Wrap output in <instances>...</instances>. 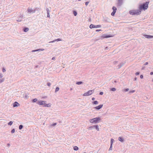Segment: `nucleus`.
Returning a JSON list of instances; mask_svg holds the SVG:
<instances>
[{"label": "nucleus", "instance_id": "7ed1b4c3", "mask_svg": "<svg viewBox=\"0 0 153 153\" xmlns=\"http://www.w3.org/2000/svg\"><path fill=\"white\" fill-rule=\"evenodd\" d=\"M46 101H37L36 102V103L39 105H45L46 103Z\"/></svg>", "mask_w": 153, "mask_h": 153}, {"label": "nucleus", "instance_id": "393cba45", "mask_svg": "<svg viewBox=\"0 0 153 153\" xmlns=\"http://www.w3.org/2000/svg\"><path fill=\"white\" fill-rule=\"evenodd\" d=\"M13 123V122L12 121H11L8 123V125L11 126L12 124Z\"/></svg>", "mask_w": 153, "mask_h": 153}, {"label": "nucleus", "instance_id": "473e14b6", "mask_svg": "<svg viewBox=\"0 0 153 153\" xmlns=\"http://www.w3.org/2000/svg\"><path fill=\"white\" fill-rule=\"evenodd\" d=\"M112 145H110V148H109V151L112 150Z\"/></svg>", "mask_w": 153, "mask_h": 153}, {"label": "nucleus", "instance_id": "aec40b11", "mask_svg": "<svg viewBox=\"0 0 153 153\" xmlns=\"http://www.w3.org/2000/svg\"><path fill=\"white\" fill-rule=\"evenodd\" d=\"M112 9L113 10V11L116 12L117 9L115 7H112Z\"/></svg>", "mask_w": 153, "mask_h": 153}, {"label": "nucleus", "instance_id": "58836bf2", "mask_svg": "<svg viewBox=\"0 0 153 153\" xmlns=\"http://www.w3.org/2000/svg\"><path fill=\"white\" fill-rule=\"evenodd\" d=\"M22 19H19L18 20H16V21L17 22H20L21 21H22Z\"/></svg>", "mask_w": 153, "mask_h": 153}, {"label": "nucleus", "instance_id": "79ce46f5", "mask_svg": "<svg viewBox=\"0 0 153 153\" xmlns=\"http://www.w3.org/2000/svg\"><path fill=\"white\" fill-rule=\"evenodd\" d=\"M47 16L48 17H50L49 12H48V13H47Z\"/></svg>", "mask_w": 153, "mask_h": 153}, {"label": "nucleus", "instance_id": "0eeeda50", "mask_svg": "<svg viewBox=\"0 0 153 153\" xmlns=\"http://www.w3.org/2000/svg\"><path fill=\"white\" fill-rule=\"evenodd\" d=\"M143 36L145 38L148 39L153 38V36L148 35H144Z\"/></svg>", "mask_w": 153, "mask_h": 153}, {"label": "nucleus", "instance_id": "5701e85b", "mask_svg": "<svg viewBox=\"0 0 153 153\" xmlns=\"http://www.w3.org/2000/svg\"><path fill=\"white\" fill-rule=\"evenodd\" d=\"M23 125H20L19 126V129H20V130H21L22 129V128H23Z\"/></svg>", "mask_w": 153, "mask_h": 153}, {"label": "nucleus", "instance_id": "052dcab7", "mask_svg": "<svg viewBox=\"0 0 153 153\" xmlns=\"http://www.w3.org/2000/svg\"><path fill=\"white\" fill-rule=\"evenodd\" d=\"M93 126V128H95V125H94V126Z\"/></svg>", "mask_w": 153, "mask_h": 153}, {"label": "nucleus", "instance_id": "1a4fd4ad", "mask_svg": "<svg viewBox=\"0 0 153 153\" xmlns=\"http://www.w3.org/2000/svg\"><path fill=\"white\" fill-rule=\"evenodd\" d=\"M124 65V63H120L119 65H117V69H119L121 67Z\"/></svg>", "mask_w": 153, "mask_h": 153}, {"label": "nucleus", "instance_id": "412c9836", "mask_svg": "<svg viewBox=\"0 0 153 153\" xmlns=\"http://www.w3.org/2000/svg\"><path fill=\"white\" fill-rule=\"evenodd\" d=\"M37 99L36 98H35L33 99L32 100V102H37Z\"/></svg>", "mask_w": 153, "mask_h": 153}, {"label": "nucleus", "instance_id": "4c0bfd02", "mask_svg": "<svg viewBox=\"0 0 153 153\" xmlns=\"http://www.w3.org/2000/svg\"><path fill=\"white\" fill-rule=\"evenodd\" d=\"M101 26V25H96V27H100Z\"/></svg>", "mask_w": 153, "mask_h": 153}, {"label": "nucleus", "instance_id": "69168bd1", "mask_svg": "<svg viewBox=\"0 0 153 153\" xmlns=\"http://www.w3.org/2000/svg\"><path fill=\"white\" fill-rule=\"evenodd\" d=\"M81 0H78V1H81Z\"/></svg>", "mask_w": 153, "mask_h": 153}, {"label": "nucleus", "instance_id": "6e6552de", "mask_svg": "<svg viewBox=\"0 0 153 153\" xmlns=\"http://www.w3.org/2000/svg\"><path fill=\"white\" fill-rule=\"evenodd\" d=\"M20 105V104L17 102H15L13 104V107H16Z\"/></svg>", "mask_w": 153, "mask_h": 153}, {"label": "nucleus", "instance_id": "9d476101", "mask_svg": "<svg viewBox=\"0 0 153 153\" xmlns=\"http://www.w3.org/2000/svg\"><path fill=\"white\" fill-rule=\"evenodd\" d=\"M61 41V40L60 39H57L54 40H53V41L50 42H49V43H53V42H55L56 41Z\"/></svg>", "mask_w": 153, "mask_h": 153}, {"label": "nucleus", "instance_id": "c9c22d12", "mask_svg": "<svg viewBox=\"0 0 153 153\" xmlns=\"http://www.w3.org/2000/svg\"><path fill=\"white\" fill-rule=\"evenodd\" d=\"M118 63V62L117 61H115L114 62H113V64L114 65H115L116 64H117Z\"/></svg>", "mask_w": 153, "mask_h": 153}, {"label": "nucleus", "instance_id": "ea45409f", "mask_svg": "<svg viewBox=\"0 0 153 153\" xmlns=\"http://www.w3.org/2000/svg\"><path fill=\"white\" fill-rule=\"evenodd\" d=\"M28 10L29 12H31L32 11V10L31 9H29Z\"/></svg>", "mask_w": 153, "mask_h": 153}, {"label": "nucleus", "instance_id": "de8ad7c7", "mask_svg": "<svg viewBox=\"0 0 153 153\" xmlns=\"http://www.w3.org/2000/svg\"><path fill=\"white\" fill-rule=\"evenodd\" d=\"M140 73L139 72H136V73H135V75H138Z\"/></svg>", "mask_w": 153, "mask_h": 153}, {"label": "nucleus", "instance_id": "37998d69", "mask_svg": "<svg viewBox=\"0 0 153 153\" xmlns=\"http://www.w3.org/2000/svg\"><path fill=\"white\" fill-rule=\"evenodd\" d=\"M103 94V93L102 91L100 92V95H102Z\"/></svg>", "mask_w": 153, "mask_h": 153}, {"label": "nucleus", "instance_id": "ddd939ff", "mask_svg": "<svg viewBox=\"0 0 153 153\" xmlns=\"http://www.w3.org/2000/svg\"><path fill=\"white\" fill-rule=\"evenodd\" d=\"M29 30V28L28 27H25L23 29V31L25 32H27Z\"/></svg>", "mask_w": 153, "mask_h": 153}, {"label": "nucleus", "instance_id": "4468645a", "mask_svg": "<svg viewBox=\"0 0 153 153\" xmlns=\"http://www.w3.org/2000/svg\"><path fill=\"white\" fill-rule=\"evenodd\" d=\"M51 104L48 103V104H45V105H44L43 106L45 107H51Z\"/></svg>", "mask_w": 153, "mask_h": 153}, {"label": "nucleus", "instance_id": "bf43d9fd", "mask_svg": "<svg viewBox=\"0 0 153 153\" xmlns=\"http://www.w3.org/2000/svg\"><path fill=\"white\" fill-rule=\"evenodd\" d=\"M7 146H10V143H8L7 144Z\"/></svg>", "mask_w": 153, "mask_h": 153}, {"label": "nucleus", "instance_id": "a19ab883", "mask_svg": "<svg viewBox=\"0 0 153 153\" xmlns=\"http://www.w3.org/2000/svg\"><path fill=\"white\" fill-rule=\"evenodd\" d=\"M89 3V2H88V1H87V2H85V5L86 6H87L88 4Z\"/></svg>", "mask_w": 153, "mask_h": 153}, {"label": "nucleus", "instance_id": "3c124183", "mask_svg": "<svg viewBox=\"0 0 153 153\" xmlns=\"http://www.w3.org/2000/svg\"><path fill=\"white\" fill-rule=\"evenodd\" d=\"M148 62H145L144 64V65H148Z\"/></svg>", "mask_w": 153, "mask_h": 153}, {"label": "nucleus", "instance_id": "cd10ccee", "mask_svg": "<svg viewBox=\"0 0 153 153\" xmlns=\"http://www.w3.org/2000/svg\"><path fill=\"white\" fill-rule=\"evenodd\" d=\"M116 12L113 11V12L111 13V15L112 16H114Z\"/></svg>", "mask_w": 153, "mask_h": 153}, {"label": "nucleus", "instance_id": "72a5a7b5", "mask_svg": "<svg viewBox=\"0 0 153 153\" xmlns=\"http://www.w3.org/2000/svg\"><path fill=\"white\" fill-rule=\"evenodd\" d=\"M93 128V126H91L89 127L88 128L89 129H92Z\"/></svg>", "mask_w": 153, "mask_h": 153}, {"label": "nucleus", "instance_id": "f3484780", "mask_svg": "<svg viewBox=\"0 0 153 153\" xmlns=\"http://www.w3.org/2000/svg\"><path fill=\"white\" fill-rule=\"evenodd\" d=\"M44 50V49H38L35 50L36 51H42Z\"/></svg>", "mask_w": 153, "mask_h": 153}, {"label": "nucleus", "instance_id": "423d86ee", "mask_svg": "<svg viewBox=\"0 0 153 153\" xmlns=\"http://www.w3.org/2000/svg\"><path fill=\"white\" fill-rule=\"evenodd\" d=\"M123 3V0H118L117 2V5L118 6H121Z\"/></svg>", "mask_w": 153, "mask_h": 153}, {"label": "nucleus", "instance_id": "c85d7f7f", "mask_svg": "<svg viewBox=\"0 0 153 153\" xmlns=\"http://www.w3.org/2000/svg\"><path fill=\"white\" fill-rule=\"evenodd\" d=\"M4 81V79H0V83L3 82Z\"/></svg>", "mask_w": 153, "mask_h": 153}, {"label": "nucleus", "instance_id": "a18cd8bd", "mask_svg": "<svg viewBox=\"0 0 153 153\" xmlns=\"http://www.w3.org/2000/svg\"><path fill=\"white\" fill-rule=\"evenodd\" d=\"M110 37V36L109 35H106V36H105L104 37V38H107L109 37Z\"/></svg>", "mask_w": 153, "mask_h": 153}, {"label": "nucleus", "instance_id": "864d4df0", "mask_svg": "<svg viewBox=\"0 0 153 153\" xmlns=\"http://www.w3.org/2000/svg\"><path fill=\"white\" fill-rule=\"evenodd\" d=\"M137 80V77H135L134 78V81H136V80Z\"/></svg>", "mask_w": 153, "mask_h": 153}, {"label": "nucleus", "instance_id": "f257e3e1", "mask_svg": "<svg viewBox=\"0 0 153 153\" xmlns=\"http://www.w3.org/2000/svg\"><path fill=\"white\" fill-rule=\"evenodd\" d=\"M149 2H146L143 4L140 5L139 9L137 10H132L129 11V13L132 15H138L141 13V10H146L148 7Z\"/></svg>", "mask_w": 153, "mask_h": 153}, {"label": "nucleus", "instance_id": "8fccbe9b", "mask_svg": "<svg viewBox=\"0 0 153 153\" xmlns=\"http://www.w3.org/2000/svg\"><path fill=\"white\" fill-rule=\"evenodd\" d=\"M3 77L2 75L1 74H0V78H1Z\"/></svg>", "mask_w": 153, "mask_h": 153}, {"label": "nucleus", "instance_id": "dca6fc26", "mask_svg": "<svg viewBox=\"0 0 153 153\" xmlns=\"http://www.w3.org/2000/svg\"><path fill=\"white\" fill-rule=\"evenodd\" d=\"M73 149H74V150L75 151H77V150H78L79 149L77 146H75L74 147Z\"/></svg>", "mask_w": 153, "mask_h": 153}, {"label": "nucleus", "instance_id": "4d7b16f0", "mask_svg": "<svg viewBox=\"0 0 153 153\" xmlns=\"http://www.w3.org/2000/svg\"><path fill=\"white\" fill-rule=\"evenodd\" d=\"M95 100V98L94 97H93L92 98V100Z\"/></svg>", "mask_w": 153, "mask_h": 153}, {"label": "nucleus", "instance_id": "0e129e2a", "mask_svg": "<svg viewBox=\"0 0 153 153\" xmlns=\"http://www.w3.org/2000/svg\"><path fill=\"white\" fill-rule=\"evenodd\" d=\"M72 89H72V88H71L70 89V90H72Z\"/></svg>", "mask_w": 153, "mask_h": 153}, {"label": "nucleus", "instance_id": "20e7f679", "mask_svg": "<svg viewBox=\"0 0 153 153\" xmlns=\"http://www.w3.org/2000/svg\"><path fill=\"white\" fill-rule=\"evenodd\" d=\"M94 123H99V121L100 120V117H96L94 118Z\"/></svg>", "mask_w": 153, "mask_h": 153}, {"label": "nucleus", "instance_id": "4be33fe9", "mask_svg": "<svg viewBox=\"0 0 153 153\" xmlns=\"http://www.w3.org/2000/svg\"><path fill=\"white\" fill-rule=\"evenodd\" d=\"M59 89V88L57 87H56L55 90V92H56L57 91H58Z\"/></svg>", "mask_w": 153, "mask_h": 153}, {"label": "nucleus", "instance_id": "9b49d317", "mask_svg": "<svg viewBox=\"0 0 153 153\" xmlns=\"http://www.w3.org/2000/svg\"><path fill=\"white\" fill-rule=\"evenodd\" d=\"M118 139L120 141V142H123L124 141L123 139L121 137H119Z\"/></svg>", "mask_w": 153, "mask_h": 153}, {"label": "nucleus", "instance_id": "f8f14e48", "mask_svg": "<svg viewBox=\"0 0 153 153\" xmlns=\"http://www.w3.org/2000/svg\"><path fill=\"white\" fill-rule=\"evenodd\" d=\"M89 27L90 28H96V25H94L93 24H91L90 26Z\"/></svg>", "mask_w": 153, "mask_h": 153}, {"label": "nucleus", "instance_id": "49530a36", "mask_svg": "<svg viewBox=\"0 0 153 153\" xmlns=\"http://www.w3.org/2000/svg\"><path fill=\"white\" fill-rule=\"evenodd\" d=\"M140 77L141 79H143V76L142 75H141L140 76Z\"/></svg>", "mask_w": 153, "mask_h": 153}, {"label": "nucleus", "instance_id": "39448f33", "mask_svg": "<svg viewBox=\"0 0 153 153\" xmlns=\"http://www.w3.org/2000/svg\"><path fill=\"white\" fill-rule=\"evenodd\" d=\"M103 106V105H100L94 107V108L96 110H99L101 109L102 107Z\"/></svg>", "mask_w": 153, "mask_h": 153}, {"label": "nucleus", "instance_id": "774afa93", "mask_svg": "<svg viewBox=\"0 0 153 153\" xmlns=\"http://www.w3.org/2000/svg\"><path fill=\"white\" fill-rule=\"evenodd\" d=\"M84 153H86V152H84Z\"/></svg>", "mask_w": 153, "mask_h": 153}, {"label": "nucleus", "instance_id": "6e6d98bb", "mask_svg": "<svg viewBox=\"0 0 153 153\" xmlns=\"http://www.w3.org/2000/svg\"><path fill=\"white\" fill-rule=\"evenodd\" d=\"M150 74L151 75H152L153 74V72H151L150 73Z\"/></svg>", "mask_w": 153, "mask_h": 153}, {"label": "nucleus", "instance_id": "bb28decb", "mask_svg": "<svg viewBox=\"0 0 153 153\" xmlns=\"http://www.w3.org/2000/svg\"><path fill=\"white\" fill-rule=\"evenodd\" d=\"M94 118L92 119H91L90 120V122L91 123H94Z\"/></svg>", "mask_w": 153, "mask_h": 153}, {"label": "nucleus", "instance_id": "603ef678", "mask_svg": "<svg viewBox=\"0 0 153 153\" xmlns=\"http://www.w3.org/2000/svg\"><path fill=\"white\" fill-rule=\"evenodd\" d=\"M46 10H47V13H48V12H49V10L48 8H47Z\"/></svg>", "mask_w": 153, "mask_h": 153}, {"label": "nucleus", "instance_id": "7c9ffc66", "mask_svg": "<svg viewBox=\"0 0 153 153\" xmlns=\"http://www.w3.org/2000/svg\"><path fill=\"white\" fill-rule=\"evenodd\" d=\"M15 132V129H13L11 131V132L12 133H14Z\"/></svg>", "mask_w": 153, "mask_h": 153}, {"label": "nucleus", "instance_id": "13d9d810", "mask_svg": "<svg viewBox=\"0 0 153 153\" xmlns=\"http://www.w3.org/2000/svg\"><path fill=\"white\" fill-rule=\"evenodd\" d=\"M56 124V123H54V124L53 125V126H55Z\"/></svg>", "mask_w": 153, "mask_h": 153}, {"label": "nucleus", "instance_id": "6ab92c4d", "mask_svg": "<svg viewBox=\"0 0 153 153\" xmlns=\"http://www.w3.org/2000/svg\"><path fill=\"white\" fill-rule=\"evenodd\" d=\"M92 103L94 104H97L98 103V102L97 101H95L92 102Z\"/></svg>", "mask_w": 153, "mask_h": 153}, {"label": "nucleus", "instance_id": "2eb2a0df", "mask_svg": "<svg viewBox=\"0 0 153 153\" xmlns=\"http://www.w3.org/2000/svg\"><path fill=\"white\" fill-rule=\"evenodd\" d=\"M95 128L96 129V130L97 131H99L100 129H99V126H98V125H95Z\"/></svg>", "mask_w": 153, "mask_h": 153}, {"label": "nucleus", "instance_id": "c756f323", "mask_svg": "<svg viewBox=\"0 0 153 153\" xmlns=\"http://www.w3.org/2000/svg\"><path fill=\"white\" fill-rule=\"evenodd\" d=\"M111 90L112 91H114L116 90V89L115 88H111Z\"/></svg>", "mask_w": 153, "mask_h": 153}, {"label": "nucleus", "instance_id": "2f4dec72", "mask_svg": "<svg viewBox=\"0 0 153 153\" xmlns=\"http://www.w3.org/2000/svg\"><path fill=\"white\" fill-rule=\"evenodd\" d=\"M129 90V88H126V89H125L124 90V91H128Z\"/></svg>", "mask_w": 153, "mask_h": 153}, {"label": "nucleus", "instance_id": "f704fd0d", "mask_svg": "<svg viewBox=\"0 0 153 153\" xmlns=\"http://www.w3.org/2000/svg\"><path fill=\"white\" fill-rule=\"evenodd\" d=\"M135 91L134 90L131 91L129 92L130 93H133Z\"/></svg>", "mask_w": 153, "mask_h": 153}, {"label": "nucleus", "instance_id": "5fc2aeb1", "mask_svg": "<svg viewBox=\"0 0 153 153\" xmlns=\"http://www.w3.org/2000/svg\"><path fill=\"white\" fill-rule=\"evenodd\" d=\"M55 59V57H53V58H52V59H53V60H54Z\"/></svg>", "mask_w": 153, "mask_h": 153}, {"label": "nucleus", "instance_id": "e2e57ef3", "mask_svg": "<svg viewBox=\"0 0 153 153\" xmlns=\"http://www.w3.org/2000/svg\"><path fill=\"white\" fill-rule=\"evenodd\" d=\"M22 16H21L20 17V18H21V19H22Z\"/></svg>", "mask_w": 153, "mask_h": 153}, {"label": "nucleus", "instance_id": "c03bdc74", "mask_svg": "<svg viewBox=\"0 0 153 153\" xmlns=\"http://www.w3.org/2000/svg\"><path fill=\"white\" fill-rule=\"evenodd\" d=\"M2 71L3 72H4L6 71L5 69L4 68H3Z\"/></svg>", "mask_w": 153, "mask_h": 153}, {"label": "nucleus", "instance_id": "338daca9", "mask_svg": "<svg viewBox=\"0 0 153 153\" xmlns=\"http://www.w3.org/2000/svg\"><path fill=\"white\" fill-rule=\"evenodd\" d=\"M108 47H106V48L107 49Z\"/></svg>", "mask_w": 153, "mask_h": 153}, {"label": "nucleus", "instance_id": "f03ea898", "mask_svg": "<svg viewBox=\"0 0 153 153\" xmlns=\"http://www.w3.org/2000/svg\"><path fill=\"white\" fill-rule=\"evenodd\" d=\"M94 91V90H90L88 92L85 93L83 96H86L88 95H91Z\"/></svg>", "mask_w": 153, "mask_h": 153}, {"label": "nucleus", "instance_id": "680f3d73", "mask_svg": "<svg viewBox=\"0 0 153 153\" xmlns=\"http://www.w3.org/2000/svg\"><path fill=\"white\" fill-rule=\"evenodd\" d=\"M32 52H36L35 50H33V51H32Z\"/></svg>", "mask_w": 153, "mask_h": 153}, {"label": "nucleus", "instance_id": "b1692460", "mask_svg": "<svg viewBox=\"0 0 153 153\" xmlns=\"http://www.w3.org/2000/svg\"><path fill=\"white\" fill-rule=\"evenodd\" d=\"M114 140L113 139H111V145H112Z\"/></svg>", "mask_w": 153, "mask_h": 153}, {"label": "nucleus", "instance_id": "e433bc0d", "mask_svg": "<svg viewBox=\"0 0 153 153\" xmlns=\"http://www.w3.org/2000/svg\"><path fill=\"white\" fill-rule=\"evenodd\" d=\"M47 85H48V86H51V84L50 82H48L47 83Z\"/></svg>", "mask_w": 153, "mask_h": 153}, {"label": "nucleus", "instance_id": "a878e982", "mask_svg": "<svg viewBox=\"0 0 153 153\" xmlns=\"http://www.w3.org/2000/svg\"><path fill=\"white\" fill-rule=\"evenodd\" d=\"M73 13L74 16H76L77 14V13L76 11H74L73 12Z\"/></svg>", "mask_w": 153, "mask_h": 153}, {"label": "nucleus", "instance_id": "09e8293b", "mask_svg": "<svg viewBox=\"0 0 153 153\" xmlns=\"http://www.w3.org/2000/svg\"><path fill=\"white\" fill-rule=\"evenodd\" d=\"M102 30L101 29H99V30H97L96 31V32H98V31H101Z\"/></svg>", "mask_w": 153, "mask_h": 153}, {"label": "nucleus", "instance_id": "a211bd4d", "mask_svg": "<svg viewBox=\"0 0 153 153\" xmlns=\"http://www.w3.org/2000/svg\"><path fill=\"white\" fill-rule=\"evenodd\" d=\"M83 83V82L81 81L77 82H76V84L77 85H80Z\"/></svg>", "mask_w": 153, "mask_h": 153}]
</instances>
